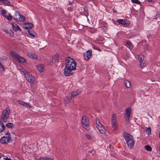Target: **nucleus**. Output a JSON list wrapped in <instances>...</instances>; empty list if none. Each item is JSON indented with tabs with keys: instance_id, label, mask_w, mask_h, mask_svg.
<instances>
[{
	"instance_id": "1",
	"label": "nucleus",
	"mask_w": 160,
	"mask_h": 160,
	"mask_svg": "<svg viewBox=\"0 0 160 160\" xmlns=\"http://www.w3.org/2000/svg\"><path fill=\"white\" fill-rule=\"evenodd\" d=\"M123 137L126 141L128 147L130 149L134 147V144L133 136L126 132H124Z\"/></svg>"
},
{
	"instance_id": "2",
	"label": "nucleus",
	"mask_w": 160,
	"mask_h": 160,
	"mask_svg": "<svg viewBox=\"0 0 160 160\" xmlns=\"http://www.w3.org/2000/svg\"><path fill=\"white\" fill-rule=\"evenodd\" d=\"M65 67L68 68L75 70L76 69V62L72 58L67 57L66 58Z\"/></svg>"
},
{
	"instance_id": "3",
	"label": "nucleus",
	"mask_w": 160,
	"mask_h": 160,
	"mask_svg": "<svg viewBox=\"0 0 160 160\" xmlns=\"http://www.w3.org/2000/svg\"><path fill=\"white\" fill-rule=\"evenodd\" d=\"M10 54L13 59L19 62L24 63L26 62L23 58L19 56L16 52L12 51L10 52Z\"/></svg>"
},
{
	"instance_id": "4",
	"label": "nucleus",
	"mask_w": 160,
	"mask_h": 160,
	"mask_svg": "<svg viewBox=\"0 0 160 160\" xmlns=\"http://www.w3.org/2000/svg\"><path fill=\"white\" fill-rule=\"evenodd\" d=\"M22 72L25 75L27 79V80L30 83H34L35 81V78L30 73L27 72V71L24 69H21Z\"/></svg>"
},
{
	"instance_id": "5",
	"label": "nucleus",
	"mask_w": 160,
	"mask_h": 160,
	"mask_svg": "<svg viewBox=\"0 0 160 160\" xmlns=\"http://www.w3.org/2000/svg\"><path fill=\"white\" fill-rule=\"evenodd\" d=\"M9 112L10 111L8 108H7L3 111L1 119L2 121L5 122L7 121L8 119L9 118Z\"/></svg>"
},
{
	"instance_id": "6",
	"label": "nucleus",
	"mask_w": 160,
	"mask_h": 160,
	"mask_svg": "<svg viewBox=\"0 0 160 160\" xmlns=\"http://www.w3.org/2000/svg\"><path fill=\"white\" fill-rule=\"evenodd\" d=\"M10 134L8 132L6 133L5 136L2 137L0 140V142L2 144H7L10 142L11 141Z\"/></svg>"
},
{
	"instance_id": "7",
	"label": "nucleus",
	"mask_w": 160,
	"mask_h": 160,
	"mask_svg": "<svg viewBox=\"0 0 160 160\" xmlns=\"http://www.w3.org/2000/svg\"><path fill=\"white\" fill-rule=\"evenodd\" d=\"M82 123L83 127L85 129L87 130L89 129V120L87 117L85 116H83L82 118Z\"/></svg>"
},
{
	"instance_id": "8",
	"label": "nucleus",
	"mask_w": 160,
	"mask_h": 160,
	"mask_svg": "<svg viewBox=\"0 0 160 160\" xmlns=\"http://www.w3.org/2000/svg\"><path fill=\"white\" fill-rule=\"evenodd\" d=\"M96 121V127L98 129L99 131L102 133H104L106 132V130L100 122L99 120L97 118Z\"/></svg>"
},
{
	"instance_id": "9",
	"label": "nucleus",
	"mask_w": 160,
	"mask_h": 160,
	"mask_svg": "<svg viewBox=\"0 0 160 160\" xmlns=\"http://www.w3.org/2000/svg\"><path fill=\"white\" fill-rule=\"evenodd\" d=\"M138 58L140 60V64L141 68H142L145 67L146 65V63L144 56L142 55H139L138 56Z\"/></svg>"
},
{
	"instance_id": "10",
	"label": "nucleus",
	"mask_w": 160,
	"mask_h": 160,
	"mask_svg": "<svg viewBox=\"0 0 160 160\" xmlns=\"http://www.w3.org/2000/svg\"><path fill=\"white\" fill-rule=\"evenodd\" d=\"M117 123L116 115L114 114L112 117V127L114 129H116L117 128Z\"/></svg>"
},
{
	"instance_id": "11",
	"label": "nucleus",
	"mask_w": 160,
	"mask_h": 160,
	"mask_svg": "<svg viewBox=\"0 0 160 160\" xmlns=\"http://www.w3.org/2000/svg\"><path fill=\"white\" fill-rule=\"evenodd\" d=\"M92 54L91 50H88L86 51L83 54V57L86 60H88L91 57Z\"/></svg>"
},
{
	"instance_id": "12",
	"label": "nucleus",
	"mask_w": 160,
	"mask_h": 160,
	"mask_svg": "<svg viewBox=\"0 0 160 160\" xmlns=\"http://www.w3.org/2000/svg\"><path fill=\"white\" fill-rule=\"evenodd\" d=\"M131 113V109L130 108H127L125 111L124 115L126 120H128Z\"/></svg>"
},
{
	"instance_id": "13",
	"label": "nucleus",
	"mask_w": 160,
	"mask_h": 160,
	"mask_svg": "<svg viewBox=\"0 0 160 160\" xmlns=\"http://www.w3.org/2000/svg\"><path fill=\"white\" fill-rule=\"evenodd\" d=\"M18 104L27 108H30L31 107V106L29 103L25 102L20 100H18Z\"/></svg>"
},
{
	"instance_id": "14",
	"label": "nucleus",
	"mask_w": 160,
	"mask_h": 160,
	"mask_svg": "<svg viewBox=\"0 0 160 160\" xmlns=\"http://www.w3.org/2000/svg\"><path fill=\"white\" fill-rule=\"evenodd\" d=\"M72 70H74L72 69H70L68 68L65 67L64 69V74L66 76H69L72 75Z\"/></svg>"
},
{
	"instance_id": "15",
	"label": "nucleus",
	"mask_w": 160,
	"mask_h": 160,
	"mask_svg": "<svg viewBox=\"0 0 160 160\" xmlns=\"http://www.w3.org/2000/svg\"><path fill=\"white\" fill-rule=\"evenodd\" d=\"M10 24L12 25V28L13 30L15 31H17L18 30H19L20 31L21 30L19 27L16 24L10 23Z\"/></svg>"
},
{
	"instance_id": "16",
	"label": "nucleus",
	"mask_w": 160,
	"mask_h": 160,
	"mask_svg": "<svg viewBox=\"0 0 160 160\" xmlns=\"http://www.w3.org/2000/svg\"><path fill=\"white\" fill-rule=\"evenodd\" d=\"M34 27L33 24L30 23H26L25 24H23V27L26 29H28L32 28Z\"/></svg>"
},
{
	"instance_id": "17",
	"label": "nucleus",
	"mask_w": 160,
	"mask_h": 160,
	"mask_svg": "<svg viewBox=\"0 0 160 160\" xmlns=\"http://www.w3.org/2000/svg\"><path fill=\"white\" fill-rule=\"evenodd\" d=\"M58 56L57 55H55L51 59L50 62L51 64H52L56 62L58 60Z\"/></svg>"
},
{
	"instance_id": "18",
	"label": "nucleus",
	"mask_w": 160,
	"mask_h": 160,
	"mask_svg": "<svg viewBox=\"0 0 160 160\" xmlns=\"http://www.w3.org/2000/svg\"><path fill=\"white\" fill-rule=\"evenodd\" d=\"M44 66L43 64H39L36 67V68L40 72H42L44 69Z\"/></svg>"
},
{
	"instance_id": "19",
	"label": "nucleus",
	"mask_w": 160,
	"mask_h": 160,
	"mask_svg": "<svg viewBox=\"0 0 160 160\" xmlns=\"http://www.w3.org/2000/svg\"><path fill=\"white\" fill-rule=\"evenodd\" d=\"M27 56L32 59H37V58L36 55L33 53L28 52L27 53Z\"/></svg>"
},
{
	"instance_id": "20",
	"label": "nucleus",
	"mask_w": 160,
	"mask_h": 160,
	"mask_svg": "<svg viewBox=\"0 0 160 160\" xmlns=\"http://www.w3.org/2000/svg\"><path fill=\"white\" fill-rule=\"evenodd\" d=\"M20 13L16 11L15 12V15H14L13 16L14 20L16 21L18 20L20 17Z\"/></svg>"
},
{
	"instance_id": "21",
	"label": "nucleus",
	"mask_w": 160,
	"mask_h": 160,
	"mask_svg": "<svg viewBox=\"0 0 160 160\" xmlns=\"http://www.w3.org/2000/svg\"><path fill=\"white\" fill-rule=\"evenodd\" d=\"M0 2H1L5 5L11 6L10 2L8 0H0Z\"/></svg>"
},
{
	"instance_id": "22",
	"label": "nucleus",
	"mask_w": 160,
	"mask_h": 160,
	"mask_svg": "<svg viewBox=\"0 0 160 160\" xmlns=\"http://www.w3.org/2000/svg\"><path fill=\"white\" fill-rule=\"evenodd\" d=\"M125 46L129 49L132 50L133 48V45L130 41H127L126 42Z\"/></svg>"
},
{
	"instance_id": "23",
	"label": "nucleus",
	"mask_w": 160,
	"mask_h": 160,
	"mask_svg": "<svg viewBox=\"0 0 160 160\" xmlns=\"http://www.w3.org/2000/svg\"><path fill=\"white\" fill-rule=\"evenodd\" d=\"M71 99V98L70 96V94H69L64 99V103H65L66 104L68 103L70 101Z\"/></svg>"
},
{
	"instance_id": "24",
	"label": "nucleus",
	"mask_w": 160,
	"mask_h": 160,
	"mask_svg": "<svg viewBox=\"0 0 160 160\" xmlns=\"http://www.w3.org/2000/svg\"><path fill=\"white\" fill-rule=\"evenodd\" d=\"M124 83L125 86L127 88H129L131 86V83L130 82L125 80L124 82Z\"/></svg>"
},
{
	"instance_id": "25",
	"label": "nucleus",
	"mask_w": 160,
	"mask_h": 160,
	"mask_svg": "<svg viewBox=\"0 0 160 160\" xmlns=\"http://www.w3.org/2000/svg\"><path fill=\"white\" fill-rule=\"evenodd\" d=\"M117 22L118 23L122 24V25L126 24V21L124 19H118L117 20Z\"/></svg>"
},
{
	"instance_id": "26",
	"label": "nucleus",
	"mask_w": 160,
	"mask_h": 160,
	"mask_svg": "<svg viewBox=\"0 0 160 160\" xmlns=\"http://www.w3.org/2000/svg\"><path fill=\"white\" fill-rule=\"evenodd\" d=\"M80 93V92H78V91L72 92L71 94H70L71 98L74 97H75V96L79 94Z\"/></svg>"
},
{
	"instance_id": "27",
	"label": "nucleus",
	"mask_w": 160,
	"mask_h": 160,
	"mask_svg": "<svg viewBox=\"0 0 160 160\" xmlns=\"http://www.w3.org/2000/svg\"><path fill=\"white\" fill-rule=\"evenodd\" d=\"M5 129V127L3 124L0 121V132H2Z\"/></svg>"
},
{
	"instance_id": "28",
	"label": "nucleus",
	"mask_w": 160,
	"mask_h": 160,
	"mask_svg": "<svg viewBox=\"0 0 160 160\" xmlns=\"http://www.w3.org/2000/svg\"><path fill=\"white\" fill-rule=\"evenodd\" d=\"M39 160H53V159L48 157H45L40 158Z\"/></svg>"
},
{
	"instance_id": "29",
	"label": "nucleus",
	"mask_w": 160,
	"mask_h": 160,
	"mask_svg": "<svg viewBox=\"0 0 160 160\" xmlns=\"http://www.w3.org/2000/svg\"><path fill=\"white\" fill-rule=\"evenodd\" d=\"M19 21L21 22H23L25 21V18L24 16L20 14V16L19 17Z\"/></svg>"
},
{
	"instance_id": "30",
	"label": "nucleus",
	"mask_w": 160,
	"mask_h": 160,
	"mask_svg": "<svg viewBox=\"0 0 160 160\" xmlns=\"http://www.w3.org/2000/svg\"><path fill=\"white\" fill-rule=\"evenodd\" d=\"M28 33L32 37H34L35 35L34 34H35V32L31 30H29L28 31Z\"/></svg>"
},
{
	"instance_id": "31",
	"label": "nucleus",
	"mask_w": 160,
	"mask_h": 160,
	"mask_svg": "<svg viewBox=\"0 0 160 160\" xmlns=\"http://www.w3.org/2000/svg\"><path fill=\"white\" fill-rule=\"evenodd\" d=\"M8 34L11 37H14V32L11 29H9V33H8Z\"/></svg>"
},
{
	"instance_id": "32",
	"label": "nucleus",
	"mask_w": 160,
	"mask_h": 160,
	"mask_svg": "<svg viewBox=\"0 0 160 160\" xmlns=\"http://www.w3.org/2000/svg\"><path fill=\"white\" fill-rule=\"evenodd\" d=\"M145 149L148 151H150L152 150V148L151 146L149 145H146L145 146Z\"/></svg>"
},
{
	"instance_id": "33",
	"label": "nucleus",
	"mask_w": 160,
	"mask_h": 160,
	"mask_svg": "<svg viewBox=\"0 0 160 160\" xmlns=\"http://www.w3.org/2000/svg\"><path fill=\"white\" fill-rule=\"evenodd\" d=\"M2 59H1V58H0V69L2 70V71L3 72H4L5 71L4 68L1 63V62Z\"/></svg>"
},
{
	"instance_id": "34",
	"label": "nucleus",
	"mask_w": 160,
	"mask_h": 160,
	"mask_svg": "<svg viewBox=\"0 0 160 160\" xmlns=\"http://www.w3.org/2000/svg\"><path fill=\"white\" fill-rule=\"evenodd\" d=\"M6 17H5L9 21L11 20L12 19V17L9 14H8V15H6Z\"/></svg>"
},
{
	"instance_id": "35",
	"label": "nucleus",
	"mask_w": 160,
	"mask_h": 160,
	"mask_svg": "<svg viewBox=\"0 0 160 160\" xmlns=\"http://www.w3.org/2000/svg\"><path fill=\"white\" fill-rule=\"evenodd\" d=\"M146 132L147 134L149 136L151 133V130L150 128H148L146 129Z\"/></svg>"
},
{
	"instance_id": "36",
	"label": "nucleus",
	"mask_w": 160,
	"mask_h": 160,
	"mask_svg": "<svg viewBox=\"0 0 160 160\" xmlns=\"http://www.w3.org/2000/svg\"><path fill=\"white\" fill-rule=\"evenodd\" d=\"M131 2L132 3L138 4L139 5L141 4V2L138 0H131Z\"/></svg>"
},
{
	"instance_id": "37",
	"label": "nucleus",
	"mask_w": 160,
	"mask_h": 160,
	"mask_svg": "<svg viewBox=\"0 0 160 160\" xmlns=\"http://www.w3.org/2000/svg\"><path fill=\"white\" fill-rule=\"evenodd\" d=\"M6 126L8 128H12L13 126V124L11 123H8L6 124Z\"/></svg>"
},
{
	"instance_id": "38",
	"label": "nucleus",
	"mask_w": 160,
	"mask_h": 160,
	"mask_svg": "<svg viewBox=\"0 0 160 160\" xmlns=\"http://www.w3.org/2000/svg\"><path fill=\"white\" fill-rule=\"evenodd\" d=\"M6 12L5 10H2V15L4 17H6Z\"/></svg>"
},
{
	"instance_id": "39",
	"label": "nucleus",
	"mask_w": 160,
	"mask_h": 160,
	"mask_svg": "<svg viewBox=\"0 0 160 160\" xmlns=\"http://www.w3.org/2000/svg\"><path fill=\"white\" fill-rule=\"evenodd\" d=\"M85 136L86 138L88 139H90L91 137V135L88 133H86Z\"/></svg>"
},
{
	"instance_id": "40",
	"label": "nucleus",
	"mask_w": 160,
	"mask_h": 160,
	"mask_svg": "<svg viewBox=\"0 0 160 160\" xmlns=\"http://www.w3.org/2000/svg\"><path fill=\"white\" fill-rule=\"evenodd\" d=\"M3 31H4V32H5L7 33L8 34V33H9V30L7 29H3Z\"/></svg>"
},
{
	"instance_id": "41",
	"label": "nucleus",
	"mask_w": 160,
	"mask_h": 160,
	"mask_svg": "<svg viewBox=\"0 0 160 160\" xmlns=\"http://www.w3.org/2000/svg\"><path fill=\"white\" fill-rule=\"evenodd\" d=\"M95 151L94 150H93L92 151H91V153H92V154L93 155V154H94L95 153Z\"/></svg>"
},
{
	"instance_id": "42",
	"label": "nucleus",
	"mask_w": 160,
	"mask_h": 160,
	"mask_svg": "<svg viewBox=\"0 0 160 160\" xmlns=\"http://www.w3.org/2000/svg\"><path fill=\"white\" fill-rule=\"evenodd\" d=\"M73 3V2H70L69 4H72V3Z\"/></svg>"
},
{
	"instance_id": "43",
	"label": "nucleus",
	"mask_w": 160,
	"mask_h": 160,
	"mask_svg": "<svg viewBox=\"0 0 160 160\" xmlns=\"http://www.w3.org/2000/svg\"><path fill=\"white\" fill-rule=\"evenodd\" d=\"M148 0L149 2H151L152 1V0Z\"/></svg>"
},
{
	"instance_id": "44",
	"label": "nucleus",
	"mask_w": 160,
	"mask_h": 160,
	"mask_svg": "<svg viewBox=\"0 0 160 160\" xmlns=\"http://www.w3.org/2000/svg\"><path fill=\"white\" fill-rule=\"evenodd\" d=\"M159 149L160 150V146L159 147Z\"/></svg>"
},
{
	"instance_id": "45",
	"label": "nucleus",
	"mask_w": 160,
	"mask_h": 160,
	"mask_svg": "<svg viewBox=\"0 0 160 160\" xmlns=\"http://www.w3.org/2000/svg\"><path fill=\"white\" fill-rule=\"evenodd\" d=\"M87 10H86V9H84V11H87Z\"/></svg>"
},
{
	"instance_id": "46",
	"label": "nucleus",
	"mask_w": 160,
	"mask_h": 160,
	"mask_svg": "<svg viewBox=\"0 0 160 160\" xmlns=\"http://www.w3.org/2000/svg\"><path fill=\"white\" fill-rule=\"evenodd\" d=\"M1 158V156H0V158Z\"/></svg>"
}]
</instances>
